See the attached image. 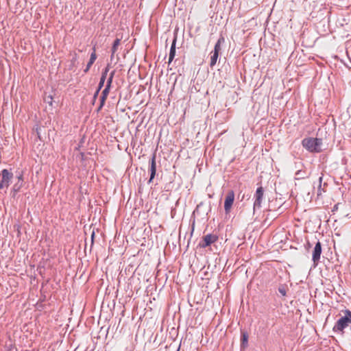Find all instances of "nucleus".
<instances>
[{"label":"nucleus","mask_w":351,"mask_h":351,"mask_svg":"<svg viewBox=\"0 0 351 351\" xmlns=\"http://www.w3.org/2000/svg\"><path fill=\"white\" fill-rule=\"evenodd\" d=\"M322 254V244L317 241L314 247L312 253V261H313L315 267L317 265Z\"/></svg>","instance_id":"6"},{"label":"nucleus","mask_w":351,"mask_h":351,"mask_svg":"<svg viewBox=\"0 0 351 351\" xmlns=\"http://www.w3.org/2000/svg\"><path fill=\"white\" fill-rule=\"evenodd\" d=\"M295 176L298 177V179L304 178H305V173L304 171H302L301 170H298L295 173Z\"/></svg>","instance_id":"19"},{"label":"nucleus","mask_w":351,"mask_h":351,"mask_svg":"<svg viewBox=\"0 0 351 351\" xmlns=\"http://www.w3.org/2000/svg\"><path fill=\"white\" fill-rule=\"evenodd\" d=\"M176 36L174 37L171 49L169 52V63L171 62L176 56Z\"/></svg>","instance_id":"11"},{"label":"nucleus","mask_w":351,"mask_h":351,"mask_svg":"<svg viewBox=\"0 0 351 351\" xmlns=\"http://www.w3.org/2000/svg\"><path fill=\"white\" fill-rule=\"evenodd\" d=\"M264 190L262 186H259L257 188L256 193L254 194V212L256 209H260L261 208V204L263 199Z\"/></svg>","instance_id":"3"},{"label":"nucleus","mask_w":351,"mask_h":351,"mask_svg":"<svg viewBox=\"0 0 351 351\" xmlns=\"http://www.w3.org/2000/svg\"><path fill=\"white\" fill-rule=\"evenodd\" d=\"M344 315L341 317L333 326V331L335 332H344V329L351 324V311L348 309L343 311Z\"/></svg>","instance_id":"1"},{"label":"nucleus","mask_w":351,"mask_h":351,"mask_svg":"<svg viewBox=\"0 0 351 351\" xmlns=\"http://www.w3.org/2000/svg\"><path fill=\"white\" fill-rule=\"evenodd\" d=\"M211 57H210V66L213 67L217 60V58L219 57V53L211 52Z\"/></svg>","instance_id":"17"},{"label":"nucleus","mask_w":351,"mask_h":351,"mask_svg":"<svg viewBox=\"0 0 351 351\" xmlns=\"http://www.w3.org/2000/svg\"><path fill=\"white\" fill-rule=\"evenodd\" d=\"M156 154H153L151 159H150V166H149V172L150 173V177H149V179L147 182L148 184H150L154 178H155L156 176Z\"/></svg>","instance_id":"7"},{"label":"nucleus","mask_w":351,"mask_h":351,"mask_svg":"<svg viewBox=\"0 0 351 351\" xmlns=\"http://www.w3.org/2000/svg\"><path fill=\"white\" fill-rule=\"evenodd\" d=\"M5 186V184H4L1 180H0V189H3Z\"/></svg>","instance_id":"23"},{"label":"nucleus","mask_w":351,"mask_h":351,"mask_svg":"<svg viewBox=\"0 0 351 351\" xmlns=\"http://www.w3.org/2000/svg\"><path fill=\"white\" fill-rule=\"evenodd\" d=\"M218 240V236L213 234H208L203 237L202 241L199 243V246L202 248H206L212 243H215Z\"/></svg>","instance_id":"5"},{"label":"nucleus","mask_w":351,"mask_h":351,"mask_svg":"<svg viewBox=\"0 0 351 351\" xmlns=\"http://www.w3.org/2000/svg\"><path fill=\"white\" fill-rule=\"evenodd\" d=\"M121 44V38H117L113 42V44H112V49H111V56H110V58L111 60H112L113 57H114V53L117 52V51L118 50V48L119 47Z\"/></svg>","instance_id":"12"},{"label":"nucleus","mask_w":351,"mask_h":351,"mask_svg":"<svg viewBox=\"0 0 351 351\" xmlns=\"http://www.w3.org/2000/svg\"><path fill=\"white\" fill-rule=\"evenodd\" d=\"M16 178L18 180L17 182H23V171L17 172Z\"/></svg>","instance_id":"20"},{"label":"nucleus","mask_w":351,"mask_h":351,"mask_svg":"<svg viewBox=\"0 0 351 351\" xmlns=\"http://www.w3.org/2000/svg\"><path fill=\"white\" fill-rule=\"evenodd\" d=\"M108 71H109V68H108V66H107L105 68V69L102 71L100 81H99V86H98L99 90H101V88L103 87L105 80L106 79Z\"/></svg>","instance_id":"14"},{"label":"nucleus","mask_w":351,"mask_h":351,"mask_svg":"<svg viewBox=\"0 0 351 351\" xmlns=\"http://www.w3.org/2000/svg\"><path fill=\"white\" fill-rule=\"evenodd\" d=\"M177 351H179V348L178 349V350H177Z\"/></svg>","instance_id":"30"},{"label":"nucleus","mask_w":351,"mask_h":351,"mask_svg":"<svg viewBox=\"0 0 351 351\" xmlns=\"http://www.w3.org/2000/svg\"><path fill=\"white\" fill-rule=\"evenodd\" d=\"M248 343V334L247 332H241V348L245 349L247 346Z\"/></svg>","instance_id":"13"},{"label":"nucleus","mask_w":351,"mask_h":351,"mask_svg":"<svg viewBox=\"0 0 351 351\" xmlns=\"http://www.w3.org/2000/svg\"><path fill=\"white\" fill-rule=\"evenodd\" d=\"M234 201V193L232 190L229 191L226 196L224 202V210L226 214H228L232 208Z\"/></svg>","instance_id":"4"},{"label":"nucleus","mask_w":351,"mask_h":351,"mask_svg":"<svg viewBox=\"0 0 351 351\" xmlns=\"http://www.w3.org/2000/svg\"><path fill=\"white\" fill-rule=\"evenodd\" d=\"M112 80L113 79H112L111 77H108V79L107 80V83H106V86H108L109 87H111Z\"/></svg>","instance_id":"21"},{"label":"nucleus","mask_w":351,"mask_h":351,"mask_svg":"<svg viewBox=\"0 0 351 351\" xmlns=\"http://www.w3.org/2000/svg\"><path fill=\"white\" fill-rule=\"evenodd\" d=\"M13 350H14V348L10 346L9 348H6L5 351H13Z\"/></svg>","instance_id":"24"},{"label":"nucleus","mask_w":351,"mask_h":351,"mask_svg":"<svg viewBox=\"0 0 351 351\" xmlns=\"http://www.w3.org/2000/svg\"><path fill=\"white\" fill-rule=\"evenodd\" d=\"M23 186V182H16L12 187V192L14 193L13 195H15L22 188Z\"/></svg>","instance_id":"16"},{"label":"nucleus","mask_w":351,"mask_h":351,"mask_svg":"<svg viewBox=\"0 0 351 351\" xmlns=\"http://www.w3.org/2000/svg\"><path fill=\"white\" fill-rule=\"evenodd\" d=\"M1 175L2 176L1 180L5 184V187H8L10 180L13 178L12 173L10 172L8 169H4L1 171Z\"/></svg>","instance_id":"8"},{"label":"nucleus","mask_w":351,"mask_h":351,"mask_svg":"<svg viewBox=\"0 0 351 351\" xmlns=\"http://www.w3.org/2000/svg\"><path fill=\"white\" fill-rule=\"evenodd\" d=\"M93 51L90 54L89 61H88V64H86V69L84 70V73H87L89 71L90 68L91 67V66L93 64L95 60L97 59L95 47H93Z\"/></svg>","instance_id":"10"},{"label":"nucleus","mask_w":351,"mask_h":351,"mask_svg":"<svg viewBox=\"0 0 351 351\" xmlns=\"http://www.w3.org/2000/svg\"><path fill=\"white\" fill-rule=\"evenodd\" d=\"M322 182V177H319V188L321 187V183Z\"/></svg>","instance_id":"26"},{"label":"nucleus","mask_w":351,"mask_h":351,"mask_svg":"<svg viewBox=\"0 0 351 351\" xmlns=\"http://www.w3.org/2000/svg\"><path fill=\"white\" fill-rule=\"evenodd\" d=\"M49 98H50L51 101H48V102L51 105L53 98H52V97H51V96L49 97Z\"/></svg>","instance_id":"28"},{"label":"nucleus","mask_w":351,"mask_h":351,"mask_svg":"<svg viewBox=\"0 0 351 351\" xmlns=\"http://www.w3.org/2000/svg\"><path fill=\"white\" fill-rule=\"evenodd\" d=\"M94 237H95V232H93L91 234V239H92V243H93V239H94Z\"/></svg>","instance_id":"27"},{"label":"nucleus","mask_w":351,"mask_h":351,"mask_svg":"<svg viewBox=\"0 0 351 351\" xmlns=\"http://www.w3.org/2000/svg\"><path fill=\"white\" fill-rule=\"evenodd\" d=\"M99 91H100V90H99V88H98L97 90H96V92L94 94L93 101H95V99H97V97Z\"/></svg>","instance_id":"22"},{"label":"nucleus","mask_w":351,"mask_h":351,"mask_svg":"<svg viewBox=\"0 0 351 351\" xmlns=\"http://www.w3.org/2000/svg\"><path fill=\"white\" fill-rule=\"evenodd\" d=\"M279 293L283 295V296H285L286 294H287V289H286V287L285 285H280L279 287H278V289Z\"/></svg>","instance_id":"18"},{"label":"nucleus","mask_w":351,"mask_h":351,"mask_svg":"<svg viewBox=\"0 0 351 351\" xmlns=\"http://www.w3.org/2000/svg\"><path fill=\"white\" fill-rule=\"evenodd\" d=\"M225 42V38L223 36H221L217 42L216 43L214 50L212 51L213 53H219V51H221V45Z\"/></svg>","instance_id":"15"},{"label":"nucleus","mask_w":351,"mask_h":351,"mask_svg":"<svg viewBox=\"0 0 351 351\" xmlns=\"http://www.w3.org/2000/svg\"><path fill=\"white\" fill-rule=\"evenodd\" d=\"M110 87L108 86H106L105 88L103 90L101 93V96L100 97V105L97 109V111H99L102 107L104 106L106 99L108 95V93L110 92Z\"/></svg>","instance_id":"9"},{"label":"nucleus","mask_w":351,"mask_h":351,"mask_svg":"<svg viewBox=\"0 0 351 351\" xmlns=\"http://www.w3.org/2000/svg\"><path fill=\"white\" fill-rule=\"evenodd\" d=\"M114 75V71H113L110 73L109 77H111L112 79H113Z\"/></svg>","instance_id":"25"},{"label":"nucleus","mask_w":351,"mask_h":351,"mask_svg":"<svg viewBox=\"0 0 351 351\" xmlns=\"http://www.w3.org/2000/svg\"><path fill=\"white\" fill-rule=\"evenodd\" d=\"M302 145L310 152L319 153L322 151V140L317 138H305L302 141Z\"/></svg>","instance_id":"2"},{"label":"nucleus","mask_w":351,"mask_h":351,"mask_svg":"<svg viewBox=\"0 0 351 351\" xmlns=\"http://www.w3.org/2000/svg\"><path fill=\"white\" fill-rule=\"evenodd\" d=\"M308 247H311V244L309 242L307 243Z\"/></svg>","instance_id":"29"}]
</instances>
